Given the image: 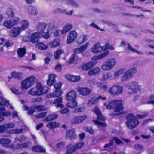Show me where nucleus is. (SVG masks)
I'll return each instance as SVG.
<instances>
[{"mask_svg":"<svg viewBox=\"0 0 154 154\" xmlns=\"http://www.w3.org/2000/svg\"><path fill=\"white\" fill-rule=\"evenodd\" d=\"M57 27V26L54 24H47L45 22L38 23L35 27L37 32L31 35L30 42L32 43H36L41 36L45 39H48L50 37V31H52Z\"/></svg>","mask_w":154,"mask_h":154,"instance_id":"nucleus-1","label":"nucleus"},{"mask_svg":"<svg viewBox=\"0 0 154 154\" xmlns=\"http://www.w3.org/2000/svg\"><path fill=\"white\" fill-rule=\"evenodd\" d=\"M146 115H137L136 116L132 114H128L126 119L127 121L126 122L127 126L129 129H132L137 126L139 122L137 118H142L146 116Z\"/></svg>","mask_w":154,"mask_h":154,"instance_id":"nucleus-2","label":"nucleus"},{"mask_svg":"<svg viewBox=\"0 0 154 154\" xmlns=\"http://www.w3.org/2000/svg\"><path fill=\"white\" fill-rule=\"evenodd\" d=\"M103 105L104 106H106V108L108 109H114V112L116 113L111 114L112 116L119 115V113L118 112H121L123 108L122 106V101L121 100H115L111 101L107 105L106 103H104Z\"/></svg>","mask_w":154,"mask_h":154,"instance_id":"nucleus-3","label":"nucleus"},{"mask_svg":"<svg viewBox=\"0 0 154 154\" xmlns=\"http://www.w3.org/2000/svg\"><path fill=\"white\" fill-rule=\"evenodd\" d=\"M109 54L108 51H106L99 55L95 56L91 58L92 61H90L83 64L82 66V69L84 70H88L92 68L97 63L96 60H100Z\"/></svg>","mask_w":154,"mask_h":154,"instance_id":"nucleus-4","label":"nucleus"},{"mask_svg":"<svg viewBox=\"0 0 154 154\" xmlns=\"http://www.w3.org/2000/svg\"><path fill=\"white\" fill-rule=\"evenodd\" d=\"M15 126V124L14 123L10 122L1 125H0V133L7 132L9 134H18L24 131V130L23 129L8 130V129L14 128Z\"/></svg>","mask_w":154,"mask_h":154,"instance_id":"nucleus-5","label":"nucleus"},{"mask_svg":"<svg viewBox=\"0 0 154 154\" xmlns=\"http://www.w3.org/2000/svg\"><path fill=\"white\" fill-rule=\"evenodd\" d=\"M125 87L129 90H131L127 92L128 95L136 94L141 89V86L138 82L136 81H131L127 82L125 85Z\"/></svg>","mask_w":154,"mask_h":154,"instance_id":"nucleus-6","label":"nucleus"},{"mask_svg":"<svg viewBox=\"0 0 154 154\" xmlns=\"http://www.w3.org/2000/svg\"><path fill=\"white\" fill-rule=\"evenodd\" d=\"M48 90L47 87L43 86L40 83L37 84L35 87L32 88L28 91V94L32 95L40 96L46 93Z\"/></svg>","mask_w":154,"mask_h":154,"instance_id":"nucleus-7","label":"nucleus"},{"mask_svg":"<svg viewBox=\"0 0 154 154\" xmlns=\"http://www.w3.org/2000/svg\"><path fill=\"white\" fill-rule=\"evenodd\" d=\"M35 77L33 76L26 78L21 82V88L22 89H27L35 83Z\"/></svg>","mask_w":154,"mask_h":154,"instance_id":"nucleus-8","label":"nucleus"},{"mask_svg":"<svg viewBox=\"0 0 154 154\" xmlns=\"http://www.w3.org/2000/svg\"><path fill=\"white\" fill-rule=\"evenodd\" d=\"M89 45V42H88L84 45L81 46L80 47L74 49L73 53L74 54L69 59L68 61L69 64L72 63L74 62L75 60L77 57L76 56L75 54L83 53L85 50L87 49L88 46Z\"/></svg>","mask_w":154,"mask_h":154,"instance_id":"nucleus-9","label":"nucleus"},{"mask_svg":"<svg viewBox=\"0 0 154 154\" xmlns=\"http://www.w3.org/2000/svg\"><path fill=\"white\" fill-rule=\"evenodd\" d=\"M116 63V61L115 59L112 58L109 59L103 64L101 68L104 71H109L114 67Z\"/></svg>","mask_w":154,"mask_h":154,"instance_id":"nucleus-10","label":"nucleus"},{"mask_svg":"<svg viewBox=\"0 0 154 154\" xmlns=\"http://www.w3.org/2000/svg\"><path fill=\"white\" fill-rule=\"evenodd\" d=\"M123 86L121 85H116L110 87L108 90V92L113 96L122 95L123 92Z\"/></svg>","mask_w":154,"mask_h":154,"instance_id":"nucleus-11","label":"nucleus"},{"mask_svg":"<svg viewBox=\"0 0 154 154\" xmlns=\"http://www.w3.org/2000/svg\"><path fill=\"white\" fill-rule=\"evenodd\" d=\"M137 72V69L136 68L133 67L130 68L125 72L123 75L121 77V81L123 82L128 80L132 77Z\"/></svg>","mask_w":154,"mask_h":154,"instance_id":"nucleus-12","label":"nucleus"},{"mask_svg":"<svg viewBox=\"0 0 154 154\" xmlns=\"http://www.w3.org/2000/svg\"><path fill=\"white\" fill-rule=\"evenodd\" d=\"M62 85V83L61 82L55 84L54 87L55 88V91L52 93L48 94L47 97L48 98L55 97L61 95L62 94V91L61 90Z\"/></svg>","mask_w":154,"mask_h":154,"instance_id":"nucleus-13","label":"nucleus"},{"mask_svg":"<svg viewBox=\"0 0 154 154\" xmlns=\"http://www.w3.org/2000/svg\"><path fill=\"white\" fill-rule=\"evenodd\" d=\"M77 33L75 30L71 31L68 34L66 40V43L70 44L74 42L77 38Z\"/></svg>","mask_w":154,"mask_h":154,"instance_id":"nucleus-14","label":"nucleus"},{"mask_svg":"<svg viewBox=\"0 0 154 154\" xmlns=\"http://www.w3.org/2000/svg\"><path fill=\"white\" fill-rule=\"evenodd\" d=\"M76 89L80 95L83 96L88 95L90 94L91 92L90 89L86 87L78 86L76 88Z\"/></svg>","mask_w":154,"mask_h":154,"instance_id":"nucleus-15","label":"nucleus"},{"mask_svg":"<svg viewBox=\"0 0 154 154\" xmlns=\"http://www.w3.org/2000/svg\"><path fill=\"white\" fill-rule=\"evenodd\" d=\"M84 145V143L83 142L79 143L76 144L75 146L70 147L69 149H67L66 151V154L72 153L76 151L78 149L82 147Z\"/></svg>","mask_w":154,"mask_h":154,"instance_id":"nucleus-16","label":"nucleus"},{"mask_svg":"<svg viewBox=\"0 0 154 154\" xmlns=\"http://www.w3.org/2000/svg\"><path fill=\"white\" fill-rule=\"evenodd\" d=\"M22 31L20 27H16L11 30L9 35L11 37L15 38L20 35Z\"/></svg>","mask_w":154,"mask_h":154,"instance_id":"nucleus-17","label":"nucleus"},{"mask_svg":"<svg viewBox=\"0 0 154 154\" xmlns=\"http://www.w3.org/2000/svg\"><path fill=\"white\" fill-rule=\"evenodd\" d=\"M87 118L86 115L78 116H76L71 121L72 124H78L83 122Z\"/></svg>","mask_w":154,"mask_h":154,"instance_id":"nucleus-18","label":"nucleus"},{"mask_svg":"<svg viewBox=\"0 0 154 154\" xmlns=\"http://www.w3.org/2000/svg\"><path fill=\"white\" fill-rule=\"evenodd\" d=\"M91 51L94 53H101L103 50L104 51V47L100 46L98 44H95L91 48Z\"/></svg>","mask_w":154,"mask_h":154,"instance_id":"nucleus-19","label":"nucleus"},{"mask_svg":"<svg viewBox=\"0 0 154 154\" xmlns=\"http://www.w3.org/2000/svg\"><path fill=\"white\" fill-rule=\"evenodd\" d=\"M11 142V140L8 139H0V144L6 147L11 148V147H12V143H10Z\"/></svg>","mask_w":154,"mask_h":154,"instance_id":"nucleus-20","label":"nucleus"},{"mask_svg":"<svg viewBox=\"0 0 154 154\" xmlns=\"http://www.w3.org/2000/svg\"><path fill=\"white\" fill-rule=\"evenodd\" d=\"M27 13L32 15H35L38 14V12L36 8L32 6H27L26 8Z\"/></svg>","mask_w":154,"mask_h":154,"instance_id":"nucleus-21","label":"nucleus"},{"mask_svg":"<svg viewBox=\"0 0 154 154\" xmlns=\"http://www.w3.org/2000/svg\"><path fill=\"white\" fill-rule=\"evenodd\" d=\"M60 39L56 38L50 42L48 45L50 48H54L59 46L60 44Z\"/></svg>","mask_w":154,"mask_h":154,"instance_id":"nucleus-22","label":"nucleus"},{"mask_svg":"<svg viewBox=\"0 0 154 154\" xmlns=\"http://www.w3.org/2000/svg\"><path fill=\"white\" fill-rule=\"evenodd\" d=\"M93 111L97 116V119L99 120L103 121L105 120L106 119L103 115L101 113L100 111L98 108L97 107H95L93 109Z\"/></svg>","mask_w":154,"mask_h":154,"instance_id":"nucleus-23","label":"nucleus"},{"mask_svg":"<svg viewBox=\"0 0 154 154\" xmlns=\"http://www.w3.org/2000/svg\"><path fill=\"white\" fill-rule=\"evenodd\" d=\"M66 97L68 100H76L77 94L75 91L71 90L66 94Z\"/></svg>","mask_w":154,"mask_h":154,"instance_id":"nucleus-24","label":"nucleus"},{"mask_svg":"<svg viewBox=\"0 0 154 154\" xmlns=\"http://www.w3.org/2000/svg\"><path fill=\"white\" fill-rule=\"evenodd\" d=\"M65 77L68 80L74 82H78L81 79V77L80 76L72 75L69 74L66 75Z\"/></svg>","mask_w":154,"mask_h":154,"instance_id":"nucleus-25","label":"nucleus"},{"mask_svg":"<svg viewBox=\"0 0 154 154\" xmlns=\"http://www.w3.org/2000/svg\"><path fill=\"white\" fill-rule=\"evenodd\" d=\"M56 76L54 74H49L48 76V79L47 81V84L49 86L52 85L55 81Z\"/></svg>","mask_w":154,"mask_h":154,"instance_id":"nucleus-26","label":"nucleus"},{"mask_svg":"<svg viewBox=\"0 0 154 154\" xmlns=\"http://www.w3.org/2000/svg\"><path fill=\"white\" fill-rule=\"evenodd\" d=\"M21 27L20 28L22 30L24 31L27 29L29 27V21L26 20H22L20 21Z\"/></svg>","mask_w":154,"mask_h":154,"instance_id":"nucleus-27","label":"nucleus"},{"mask_svg":"<svg viewBox=\"0 0 154 154\" xmlns=\"http://www.w3.org/2000/svg\"><path fill=\"white\" fill-rule=\"evenodd\" d=\"M75 131L74 129H72L68 131L66 134V138H69L70 140L75 138L76 137V135L74 134Z\"/></svg>","mask_w":154,"mask_h":154,"instance_id":"nucleus-28","label":"nucleus"},{"mask_svg":"<svg viewBox=\"0 0 154 154\" xmlns=\"http://www.w3.org/2000/svg\"><path fill=\"white\" fill-rule=\"evenodd\" d=\"M62 102V97H60L55 99L53 102V104H56L55 106L57 109L59 107L62 109L64 107L63 105L61 103Z\"/></svg>","mask_w":154,"mask_h":154,"instance_id":"nucleus-29","label":"nucleus"},{"mask_svg":"<svg viewBox=\"0 0 154 154\" xmlns=\"http://www.w3.org/2000/svg\"><path fill=\"white\" fill-rule=\"evenodd\" d=\"M87 36L85 35H82L77 39L76 42L79 44H82L84 43L87 39Z\"/></svg>","mask_w":154,"mask_h":154,"instance_id":"nucleus-30","label":"nucleus"},{"mask_svg":"<svg viewBox=\"0 0 154 154\" xmlns=\"http://www.w3.org/2000/svg\"><path fill=\"white\" fill-rule=\"evenodd\" d=\"M100 69L98 67H95L91 70H89L88 74L90 75H94L98 73L100 71Z\"/></svg>","mask_w":154,"mask_h":154,"instance_id":"nucleus-31","label":"nucleus"},{"mask_svg":"<svg viewBox=\"0 0 154 154\" xmlns=\"http://www.w3.org/2000/svg\"><path fill=\"white\" fill-rule=\"evenodd\" d=\"M60 124L58 122H52L48 123L47 125V127L49 128L53 129L58 127Z\"/></svg>","mask_w":154,"mask_h":154,"instance_id":"nucleus-32","label":"nucleus"},{"mask_svg":"<svg viewBox=\"0 0 154 154\" xmlns=\"http://www.w3.org/2000/svg\"><path fill=\"white\" fill-rule=\"evenodd\" d=\"M126 70V69L123 68L116 71L113 74V78H117L119 76L122 74Z\"/></svg>","mask_w":154,"mask_h":154,"instance_id":"nucleus-33","label":"nucleus"},{"mask_svg":"<svg viewBox=\"0 0 154 154\" xmlns=\"http://www.w3.org/2000/svg\"><path fill=\"white\" fill-rule=\"evenodd\" d=\"M36 47L39 49L41 50H45L48 48V46L45 45L43 42L37 43L36 44Z\"/></svg>","mask_w":154,"mask_h":154,"instance_id":"nucleus-34","label":"nucleus"},{"mask_svg":"<svg viewBox=\"0 0 154 154\" xmlns=\"http://www.w3.org/2000/svg\"><path fill=\"white\" fill-rule=\"evenodd\" d=\"M112 76V74L110 72H106L102 74L101 80L102 81H105L110 78Z\"/></svg>","mask_w":154,"mask_h":154,"instance_id":"nucleus-35","label":"nucleus"},{"mask_svg":"<svg viewBox=\"0 0 154 154\" xmlns=\"http://www.w3.org/2000/svg\"><path fill=\"white\" fill-rule=\"evenodd\" d=\"M72 25L69 23H67L63 27L62 31L63 34H65L70 31L72 28Z\"/></svg>","mask_w":154,"mask_h":154,"instance_id":"nucleus-36","label":"nucleus"},{"mask_svg":"<svg viewBox=\"0 0 154 154\" xmlns=\"http://www.w3.org/2000/svg\"><path fill=\"white\" fill-rule=\"evenodd\" d=\"M97 86L99 88L98 90V91H100L101 90L103 91H106L108 88V86L107 85L104 84L102 83H98L97 84Z\"/></svg>","mask_w":154,"mask_h":154,"instance_id":"nucleus-37","label":"nucleus"},{"mask_svg":"<svg viewBox=\"0 0 154 154\" xmlns=\"http://www.w3.org/2000/svg\"><path fill=\"white\" fill-rule=\"evenodd\" d=\"M70 102L67 103L66 106L68 107L73 108L76 107L77 105L76 100H69Z\"/></svg>","mask_w":154,"mask_h":154,"instance_id":"nucleus-38","label":"nucleus"},{"mask_svg":"<svg viewBox=\"0 0 154 154\" xmlns=\"http://www.w3.org/2000/svg\"><path fill=\"white\" fill-rule=\"evenodd\" d=\"M3 25L8 29H11L14 26L11 20L5 21L3 22Z\"/></svg>","mask_w":154,"mask_h":154,"instance_id":"nucleus-39","label":"nucleus"},{"mask_svg":"<svg viewBox=\"0 0 154 154\" xmlns=\"http://www.w3.org/2000/svg\"><path fill=\"white\" fill-rule=\"evenodd\" d=\"M10 105L8 101L2 97H0V106H8Z\"/></svg>","mask_w":154,"mask_h":154,"instance_id":"nucleus-40","label":"nucleus"},{"mask_svg":"<svg viewBox=\"0 0 154 154\" xmlns=\"http://www.w3.org/2000/svg\"><path fill=\"white\" fill-rule=\"evenodd\" d=\"M11 75L12 77L20 80L22 78L23 74L22 73H18L15 72H11Z\"/></svg>","mask_w":154,"mask_h":154,"instance_id":"nucleus-41","label":"nucleus"},{"mask_svg":"<svg viewBox=\"0 0 154 154\" xmlns=\"http://www.w3.org/2000/svg\"><path fill=\"white\" fill-rule=\"evenodd\" d=\"M32 149L33 151L38 152H44L45 151V150L41 146H34L32 148Z\"/></svg>","mask_w":154,"mask_h":154,"instance_id":"nucleus-42","label":"nucleus"},{"mask_svg":"<svg viewBox=\"0 0 154 154\" xmlns=\"http://www.w3.org/2000/svg\"><path fill=\"white\" fill-rule=\"evenodd\" d=\"M26 49L23 48H21L18 49L17 51V54L19 57H23L26 53Z\"/></svg>","mask_w":154,"mask_h":154,"instance_id":"nucleus-43","label":"nucleus"},{"mask_svg":"<svg viewBox=\"0 0 154 154\" xmlns=\"http://www.w3.org/2000/svg\"><path fill=\"white\" fill-rule=\"evenodd\" d=\"M66 3L69 6H71L74 8L77 7L78 6L77 3L72 0H66Z\"/></svg>","mask_w":154,"mask_h":154,"instance_id":"nucleus-44","label":"nucleus"},{"mask_svg":"<svg viewBox=\"0 0 154 154\" xmlns=\"http://www.w3.org/2000/svg\"><path fill=\"white\" fill-rule=\"evenodd\" d=\"M98 102L97 99V97H94L91 98L90 100L88 101L87 103V105L90 106L91 105L95 104Z\"/></svg>","mask_w":154,"mask_h":154,"instance_id":"nucleus-45","label":"nucleus"},{"mask_svg":"<svg viewBox=\"0 0 154 154\" xmlns=\"http://www.w3.org/2000/svg\"><path fill=\"white\" fill-rule=\"evenodd\" d=\"M58 117V115L56 114H54L49 115L45 119L46 121H51L54 120L57 118Z\"/></svg>","mask_w":154,"mask_h":154,"instance_id":"nucleus-46","label":"nucleus"},{"mask_svg":"<svg viewBox=\"0 0 154 154\" xmlns=\"http://www.w3.org/2000/svg\"><path fill=\"white\" fill-rule=\"evenodd\" d=\"M63 52V50L59 49L57 50L55 52L54 54V56L55 59H59L60 57L61 54Z\"/></svg>","mask_w":154,"mask_h":154,"instance_id":"nucleus-47","label":"nucleus"},{"mask_svg":"<svg viewBox=\"0 0 154 154\" xmlns=\"http://www.w3.org/2000/svg\"><path fill=\"white\" fill-rule=\"evenodd\" d=\"M14 26L18 24L20 22V18L17 17H14L11 20Z\"/></svg>","mask_w":154,"mask_h":154,"instance_id":"nucleus-48","label":"nucleus"},{"mask_svg":"<svg viewBox=\"0 0 154 154\" xmlns=\"http://www.w3.org/2000/svg\"><path fill=\"white\" fill-rule=\"evenodd\" d=\"M23 109L25 110H28V113L29 115L32 114L35 111V109L33 107L29 108L26 106H23Z\"/></svg>","mask_w":154,"mask_h":154,"instance_id":"nucleus-49","label":"nucleus"},{"mask_svg":"<svg viewBox=\"0 0 154 154\" xmlns=\"http://www.w3.org/2000/svg\"><path fill=\"white\" fill-rule=\"evenodd\" d=\"M84 129L85 131L89 133L90 134H93L94 133V130L92 129L91 126H85L84 128Z\"/></svg>","mask_w":154,"mask_h":154,"instance_id":"nucleus-50","label":"nucleus"},{"mask_svg":"<svg viewBox=\"0 0 154 154\" xmlns=\"http://www.w3.org/2000/svg\"><path fill=\"white\" fill-rule=\"evenodd\" d=\"M85 108L84 107H78L74 109L73 111L74 113L82 112L84 111Z\"/></svg>","mask_w":154,"mask_h":154,"instance_id":"nucleus-51","label":"nucleus"},{"mask_svg":"<svg viewBox=\"0 0 154 154\" xmlns=\"http://www.w3.org/2000/svg\"><path fill=\"white\" fill-rule=\"evenodd\" d=\"M93 122L96 125H98L99 126L104 127L106 126V124L105 122H101L97 120H93Z\"/></svg>","mask_w":154,"mask_h":154,"instance_id":"nucleus-52","label":"nucleus"},{"mask_svg":"<svg viewBox=\"0 0 154 154\" xmlns=\"http://www.w3.org/2000/svg\"><path fill=\"white\" fill-rule=\"evenodd\" d=\"M64 34L62 30H56L54 32V35L55 37H57Z\"/></svg>","mask_w":154,"mask_h":154,"instance_id":"nucleus-53","label":"nucleus"},{"mask_svg":"<svg viewBox=\"0 0 154 154\" xmlns=\"http://www.w3.org/2000/svg\"><path fill=\"white\" fill-rule=\"evenodd\" d=\"M107 49L111 50H113L114 49V48L112 46L108 44H106L105 45L104 47V51H105L104 52H106V51L105 50ZM107 51H108V50H107Z\"/></svg>","mask_w":154,"mask_h":154,"instance_id":"nucleus-54","label":"nucleus"},{"mask_svg":"<svg viewBox=\"0 0 154 154\" xmlns=\"http://www.w3.org/2000/svg\"><path fill=\"white\" fill-rule=\"evenodd\" d=\"M5 110L3 111L0 112V116H1L2 117L8 116L11 115V113L8 111L5 112Z\"/></svg>","mask_w":154,"mask_h":154,"instance_id":"nucleus-55","label":"nucleus"},{"mask_svg":"<svg viewBox=\"0 0 154 154\" xmlns=\"http://www.w3.org/2000/svg\"><path fill=\"white\" fill-rule=\"evenodd\" d=\"M35 109L38 111H41L45 110L47 109L44 106L42 105H38L36 106L35 107Z\"/></svg>","mask_w":154,"mask_h":154,"instance_id":"nucleus-56","label":"nucleus"},{"mask_svg":"<svg viewBox=\"0 0 154 154\" xmlns=\"http://www.w3.org/2000/svg\"><path fill=\"white\" fill-rule=\"evenodd\" d=\"M26 139V137L24 136H22L19 138H15L14 140V143H16L17 142H21L22 141L25 140Z\"/></svg>","mask_w":154,"mask_h":154,"instance_id":"nucleus-57","label":"nucleus"},{"mask_svg":"<svg viewBox=\"0 0 154 154\" xmlns=\"http://www.w3.org/2000/svg\"><path fill=\"white\" fill-rule=\"evenodd\" d=\"M22 40L25 42H28L29 40L30 41V36L29 34H26L22 38Z\"/></svg>","mask_w":154,"mask_h":154,"instance_id":"nucleus-58","label":"nucleus"},{"mask_svg":"<svg viewBox=\"0 0 154 154\" xmlns=\"http://www.w3.org/2000/svg\"><path fill=\"white\" fill-rule=\"evenodd\" d=\"M12 145L13 146L12 147H11V148L14 150L18 149H20L22 148L21 144H17L15 145H14L13 144H12Z\"/></svg>","mask_w":154,"mask_h":154,"instance_id":"nucleus-59","label":"nucleus"},{"mask_svg":"<svg viewBox=\"0 0 154 154\" xmlns=\"http://www.w3.org/2000/svg\"><path fill=\"white\" fill-rule=\"evenodd\" d=\"M65 144L64 142H60L56 145V148L58 149H61L64 146Z\"/></svg>","mask_w":154,"mask_h":154,"instance_id":"nucleus-60","label":"nucleus"},{"mask_svg":"<svg viewBox=\"0 0 154 154\" xmlns=\"http://www.w3.org/2000/svg\"><path fill=\"white\" fill-rule=\"evenodd\" d=\"M7 14L10 17H13L14 15V13L12 10L10 8H8L6 11Z\"/></svg>","mask_w":154,"mask_h":154,"instance_id":"nucleus-61","label":"nucleus"},{"mask_svg":"<svg viewBox=\"0 0 154 154\" xmlns=\"http://www.w3.org/2000/svg\"><path fill=\"white\" fill-rule=\"evenodd\" d=\"M112 139L117 144L120 145L123 143V142L122 141L116 137H113Z\"/></svg>","mask_w":154,"mask_h":154,"instance_id":"nucleus-62","label":"nucleus"},{"mask_svg":"<svg viewBox=\"0 0 154 154\" xmlns=\"http://www.w3.org/2000/svg\"><path fill=\"white\" fill-rule=\"evenodd\" d=\"M11 91L15 94H20L19 90L15 88H11Z\"/></svg>","mask_w":154,"mask_h":154,"instance_id":"nucleus-63","label":"nucleus"},{"mask_svg":"<svg viewBox=\"0 0 154 154\" xmlns=\"http://www.w3.org/2000/svg\"><path fill=\"white\" fill-rule=\"evenodd\" d=\"M69 109L67 107H65L64 109L61 110L60 112L62 114H64L68 113L69 112Z\"/></svg>","mask_w":154,"mask_h":154,"instance_id":"nucleus-64","label":"nucleus"}]
</instances>
